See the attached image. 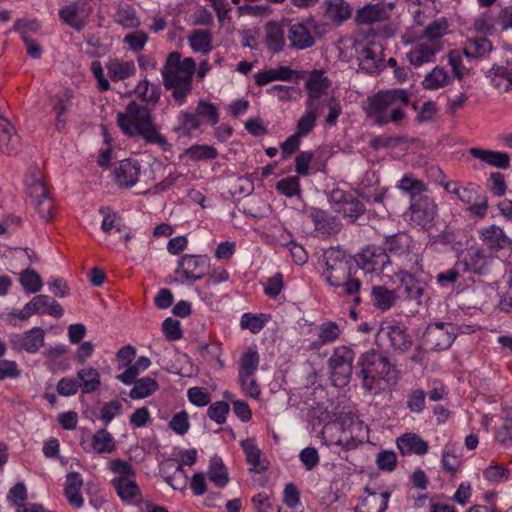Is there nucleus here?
I'll use <instances>...</instances> for the list:
<instances>
[{
  "label": "nucleus",
  "mask_w": 512,
  "mask_h": 512,
  "mask_svg": "<svg viewBox=\"0 0 512 512\" xmlns=\"http://www.w3.org/2000/svg\"><path fill=\"white\" fill-rule=\"evenodd\" d=\"M325 268L322 277L331 287L339 289V295L351 298L355 305L362 302V282L354 270V263L346 251L331 247L323 254Z\"/></svg>",
  "instance_id": "f257e3e1"
},
{
  "label": "nucleus",
  "mask_w": 512,
  "mask_h": 512,
  "mask_svg": "<svg viewBox=\"0 0 512 512\" xmlns=\"http://www.w3.org/2000/svg\"><path fill=\"white\" fill-rule=\"evenodd\" d=\"M116 120L121 131L129 137H142L165 151L171 146L153 123L150 110L135 101H131L124 112H118Z\"/></svg>",
  "instance_id": "f03ea898"
},
{
  "label": "nucleus",
  "mask_w": 512,
  "mask_h": 512,
  "mask_svg": "<svg viewBox=\"0 0 512 512\" xmlns=\"http://www.w3.org/2000/svg\"><path fill=\"white\" fill-rule=\"evenodd\" d=\"M195 70L196 63L192 57L181 59L179 52L168 54L161 75L165 89L171 91V96L178 105H183L192 92Z\"/></svg>",
  "instance_id": "7ed1b4c3"
},
{
  "label": "nucleus",
  "mask_w": 512,
  "mask_h": 512,
  "mask_svg": "<svg viewBox=\"0 0 512 512\" xmlns=\"http://www.w3.org/2000/svg\"><path fill=\"white\" fill-rule=\"evenodd\" d=\"M409 101V94L405 89L379 91L368 98L365 111L375 125L399 123L405 117L403 107L408 105Z\"/></svg>",
  "instance_id": "20e7f679"
},
{
  "label": "nucleus",
  "mask_w": 512,
  "mask_h": 512,
  "mask_svg": "<svg viewBox=\"0 0 512 512\" xmlns=\"http://www.w3.org/2000/svg\"><path fill=\"white\" fill-rule=\"evenodd\" d=\"M359 371L357 376L361 380L362 387L366 391L377 388L378 383L383 380L386 383H395L398 379V371L390 361L386 352L371 349L364 352L358 362Z\"/></svg>",
  "instance_id": "39448f33"
},
{
  "label": "nucleus",
  "mask_w": 512,
  "mask_h": 512,
  "mask_svg": "<svg viewBox=\"0 0 512 512\" xmlns=\"http://www.w3.org/2000/svg\"><path fill=\"white\" fill-rule=\"evenodd\" d=\"M497 264L496 257L481 246H471L458 254L457 265L477 276L489 277Z\"/></svg>",
  "instance_id": "423d86ee"
},
{
  "label": "nucleus",
  "mask_w": 512,
  "mask_h": 512,
  "mask_svg": "<svg viewBox=\"0 0 512 512\" xmlns=\"http://www.w3.org/2000/svg\"><path fill=\"white\" fill-rule=\"evenodd\" d=\"M354 359L355 352L352 348L346 345L334 348L327 362L330 379L334 386L345 387L348 385L353 371Z\"/></svg>",
  "instance_id": "0eeeda50"
},
{
  "label": "nucleus",
  "mask_w": 512,
  "mask_h": 512,
  "mask_svg": "<svg viewBox=\"0 0 512 512\" xmlns=\"http://www.w3.org/2000/svg\"><path fill=\"white\" fill-rule=\"evenodd\" d=\"M111 470L118 474L111 483L122 500L128 501L140 494V488L135 481V471L128 462L113 460Z\"/></svg>",
  "instance_id": "6e6552de"
},
{
  "label": "nucleus",
  "mask_w": 512,
  "mask_h": 512,
  "mask_svg": "<svg viewBox=\"0 0 512 512\" xmlns=\"http://www.w3.org/2000/svg\"><path fill=\"white\" fill-rule=\"evenodd\" d=\"M28 196L40 218L49 221L55 214L53 199L48 195L47 188L40 174L26 179Z\"/></svg>",
  "instance_id": "1a4fd4ad"
},
{
  "label": "nucleus",
  "mask_w": 512,
  "mask_h": 512,
  "mask_svg": "<svg viewBox=\"0 0 512 512\" xmlns=\"http://www.w3.org/2000/svg\"><path fill=\"white\" fill-rule=\"evenodd\" d=\"M456 337V328L451 323L435 322L427 326L423 334V343L430 349L442 351L448 349Z\"/></svg>",
  "instance_id": "9d476101"
},
{
  "label": "nucleus",
  "mask_w": 512,
  "mask_h": 512,
  "mask_svg": "<svg viewBox=\"0 0 512 512\" xmlns=\"http://www.w3.org/2000/svg\"><path fill=\"white\" fill-rule=\"evenodd\" d=\"M329 202L335 212L341 213L350 222H355L366 211L364 204L353 194L342 189H333Z\"/></svg>",
  "instance_id": "9b49d317"
},
{
  "label": "nucleus",
  "mask_w": 512,
  "mask_h": 512,
  "mask_svg": "<svg viewBox=\"0 0 512 512\" xmlns=\"http://www.w3.org/2000/svg\"><path fill=\"white\" fill-rule=\"evenodd\" d=\"M359 69L367 74L378 73L383 67V48L382 45L370 41L366 44H359L356 47Z\"/></svg>",
  "instance_id": "f8f14e48"
},
{
  "label": "nucleus",
  "mask_w": 512,
  "mask_h": 512,
  "mask_svg": "<svg viewBox=\"0 0 512 512\" xmlns=\"http://www.w3.org/2000/svg\"><path fill=\"white\" fill-rule=\"evenodd\" d=\"M400 282V293L405 301L416 306L423 304L427 283L420 279H417L412 273L407 271H401L398 274Z\"/></svg>",
  "instance_id": "ddd939ff"
},
{
  "label": "nucleus",
  "mask_w": 512,
  "mask_h": 512,
  "mask_svg": "<svg viewBox=\"0 0 512 512\" xmlns=\"http://www.w3.org/2000/svg\"><path fill=\"white\" fill-rule=\"evenodd\" d=\"M45 331L40 327H34L24 333H13L9 336L12 350L25 351L34 354L44 345Z\"/></svg>",
  "instance_id": "4468645a"
},
{
  "label": "nucleus",
  "mask_w": 512,
  "mask_h": 512,
  "mask_svg": "<svg viewBox=\"0 0 512 512\" xmlns=\"http://www.w3.org/2000/svg\"><path fill=\"white\" fill-rule=\"evenodd\" d=\"M355 262L357 267L365 273H371L382 271L390 261L386 249L371 245L357 254Z\"/></svg>",
  "instance_id": "2eb2a0df"
},
{
  "label": "nucleus",
  "mask_w": 512,
  "mask_h": 512,
  "mask_svg": "<svg viewBox=\"0 0 512 512\" xmlns=\"http://www.w3.org/2000/svg\"><path fill=\"white\" fill-rule=\"evenodd\" d=\"M444 46L437 42H431L420 38L407 52L406 57L415 67L434 62L436 54L443 50Z\"/></svg>",
  "instance_id": "dca6fc26"
},
{
  "label": "nucleus",
  "mask_w": 512,
  "mask_h": 512,
  "mask_svg": "<svg viewBox=\"0 0 512 512\" xmlns=\"http://www.w3.org/2000/svg\"><path fill=\"white\" fill-rule=\"evenodd\" d=\"M209 267L207 256L185 254L178 263L177 272L186 280L196 281L203 278Z\"/></svg>",
  "instance_id": "f3484780"
},
{
  "label": "nucleus",
  "mask_w": 512,
  "mask_h": 512,
  "mask_svg": "<svg viewBox=\"0 0 512 512\" xmlns=\"http://www.w3.org/2000/svg\"><path fill=\"white\" fill-rule=\"evenodd\" d=\"M411 220L422 228H430L437 213L434 201L427 197H419L410 205Z\"/></svg>",
  "instance_id": "a211bd4d"
},
{
  "label": "nucleus",
  "mask_w": 512,
  "mask_h": 512,
  "mask_svg": "<svg viewBox=\"0 0 512 512\" xmlns=\"http://www.w3.org/2000/svg\"><path fill=\"white\" fill-rule=\"evenodd\" d=\"M478 236L483 245L490 251L498 252L512 246V239L505 233L503 228L494 224L480 228Z\"/></svg>",
  "instance_id": "6ab92c4d"
},
{
  "label": "nucleus",
  "mask_w": 512,
  "mask_h": 512,
  "mask_svg": "<svg viewBox=\"0 0 512 512\" xmlns=\"http://www.w3.org/2000/svg\"><path fill=\"white\" fill-rule=\"evenodd\" d=\"M140 170L137 160L124 159L114 169V180L120 187L131 188L137 183Z\"/></svg>",
  "instance_id": "aec40b11"
},
{
  "label": "nucleus",
  "mask_w": 512,
  "mask_h": 512,
  "mask_svg": "<svg viewBox=\"0 0 512 512\" xmlns=\"http://www.w3.org/2000/svg\"><path fill=\"white\" fill-rule=\"evenodd\" d=\"M90 8L85 9V4L71 3L59 10L60 19L71 28L81 31L87 24Z\"/></svg>",
  "instance_id": "412c9836"
},
{
  "label": "nucleus",
  "mask_w": 512,
  "mask_h": 512,
  "mask_svg": "<svg viewBox=\"0 0 512 512\" xmlns=\"http://www.w3.org/2000/svg\"><path fill=\"white\" fill-rule=\"evenodd\" d=\"M381 333L389 339L394 350L405 352L412 347V339L401 324L387 323L381 327Z\"/></svg>",
  "instance_id": "4be33fe9"
},
{
  "label": "nucleus",
  "mask_w": 512,
  "mask_h": 512,
  "mask_svg": "<svg viewBox=\"0 0 512 512\" xmlns=\"http://www.w3.org/2000/svg\"><path fill=\"white\" fill-rule=\"evenodd\" d=\"M329 85L330 82L327 77L323 76L322 71H312L305 85L308 94L306 102L312 101L315 106L323 108L325 101H321L320 97L327 91Z\"/></svg>",
  "instance_id": "5701e85b"
},
{
  "label": "nucleus",
  "mask_w": 512,
  "mask_h": 512,
  "mask_svg": "<svg viewBox=\"0 0 512 512\" xmlns=\"http://www.w3.org/2000/svg\"><path fill=\"white\" fill-rule=\"evenodd\" d=\"M287 38L290 47L304 50L310 48L315 43V38L311 30L303 23H294L288 26Z\"/></svg>",
  "instance_id": "b1692460"
},
{
  "label": "nucleus",
  "mask_w": 512,
  "mask_h": 512,
  "mask_svg": "<svg viewBox=\"0 0 512 512\" xmlns=\"http://www.w3.org/2000/svg\"><path fill=\"white\" fill-rule=\"evenodd\" d=\"M311 218L315 230L324 236L337 234L341 229L338 219L324 210L313 209L311 211Z\"/></svg>",
  "instance_id": "393cba45"
},
{
  "label": "nucleus",
  "mask_w": 512,
  "mask_h": 512,
  "mask_svg": "<svg viewBox=\"0 0 512 512\" xmlns=\"http://www.w3.org/2000/svg\"><path fill=\"white\" fill-rule=\"evenodd\" d=\"M297 76V71L288 66H278L259 71L254 74V82L258 86H264L273 81H290Z\"/></svg>",
  "instance_id": "a878e982"
},
{
  "label": "nucleus",
  "mask_w": 512,
  "mask_h": 512,
  "mask_svg": "<svg viewBox=\"0 0 512 512\" xmlns=\"http://www.w3.org/2000/svg\"><path fill=\"white\" fill-rule=\"evenodd\" d=\"M471 156L482 162L499 169H507L510 166V157L506 152L494 151L483 148H471Z\"/></svg>",
  "instance_id": "bb28decb"
},
{
  "label": "nucleus",
  "mask_w": 512,
  "mask_h": 512,
  "mask_svg": "<svg viewBox=\"0 0 512 512\" xmlns=\"http://www.w3.org/2000/svg\"><path fill=\"white\" fill-rule=\"evenodd\" d=\"M396 443L402 455H424L429 449L428 443L415 433L403 434Z\"/></svg>",
  "instance_id": "cd10ccee"
},
{
  "label": "nucleus",
  "mask_w": 512,
  "mask_h": 512,
  "mask_svg": "<svg viewBox=\"0 0 512 512\" xmlns=\"http://www.w3.org/2000/svg\"><path fill=\"white\" fill-rule=\"evenodd\" d=\"M72 95L68 92L51 97L52 110L55 113V128L62 131L67 124V114L71 106Z\"/></svg>",
  "instance_id": "c85d7f7f"
},
{
  "label": "nucleus",
  "mask_w": 512,
  "mask_h": 512,
  "mask_svg": "<svg viewBox=\"0 0 512 512\" xmlns=\"http://www.w3.org/2000/svg\"><path fill=\"white\" fill-rule=\"evenodd\" d=\"M241 447L246 456V462L251 465L250 471L253 473H261L264 472L268 463L265 459H262V452L257 447L255 440L252 438H247L241 441Z\"/></svg>",
  "instance_id": "c756f323"
},
{
  "label": "nucleus",
  "mask_w": 512,
  "mask_h": 512,
  "mask_svg": "<svg viewBox=\"0 0 512 512\" xmlns=\"http://www.w3.org/2000/svg\"><path fill=\"white\" fill-rule=\"evenodd\" d=\"M20 147V139L14 133V127L6 119L0 120V149L7 155L17 154Z\"/></svg>",
  "instance_id": "7c9ffc66"
},
{
  "label": "nucleus",
  "mask_w": 512,
  "mask_h": 512,
  "mask_svg": "<svg viewBox=\"0 0 512 512\" xmlns=\"http://www.w3.org/2000/svg\"><path fill=\"white\" fill-rule=\"evenodd\" d=\"M388 17L386 12V5L384 3L369 4L356 13V23L358 25H370L376 22H381Z\"/></svg>",
  "instance_id": "2f4dec72"
},
{
  "label": "nucleus",
  "mask_w": 512,
  "mask_h": 512,
  "mask_svg": "<svg viewBox=\"0 0 512 512\" xmlns=\"http://www.w3.org/2000/svg\"><path fill=\"white\" fill-rule=\"evenodd\" d=\"M114 22L126 29H137L141 25L136 9L128 3H120L113 15Z\"/></svg>",
  "instance_id": "473e14b6"
},
{
  "label": "nucleus",
  "mask_w": 512,
  "mask_h": 512,
  "mask_svg": "<svg viewBox=\"0 0 512 512\" xmlns=\"http://www.w3.org/2000/svg\"><path fill=\"white\" fill-rule=\"evenodd\" d=\"M83 485V479L78 472H70L66 476L65 496L70 505L80 508L84 504L83 497L80 493Z\"/></svg>",
  "instance_id": "72a5a7b5"
},
{
  "label": "nucleus",
  "mask_w": 512,
  "mask_h": 512,
  "mask_svg": "<svg viewBox=\"0 0 512 512\" xmlns=\"http://www.w3.org/2000/svg\"><path fill=\"white\" fill-rule=\"evenodd\" d=\"M322 107L315 106L311 102H306L305 113L299 118L296 126V133L301 136H307L315 127L318 115L322 111Z\"/></svg>",
  "instance_id": "f704fd0d"
},
{
  "label": "nucleus",
  "mask_w": 512,
  "mask_h": 512,
  "mask_svg": "<svg viewBox=\"0 0 512 512\" xmlns=\"http://www.w3.org/2000/svg\"><path fill=\"white\" fill-rule=\"evenodd\" d=\"M108 76L113 82L123 81L135 75L136 67L132 61L110 60L106 64Z\"/></svg>",
  "instance_id": "c9c22d12"
},
{
  "label": "nucleus",
  "mask_w": 512,
  "mask_h": 512,
  "mask_svg": "<svg viewBox=\"0 0 512 512\" xmlns=\"http://www.w3.org/2000/svg\"><path fill=\"white\" fill-rule=\"evenodd\" d=\"M352 9L345 0H327L326 17L339 25L351 17Z\"/></svg>",
  "instance_id": "e433bc0d"
},
{
  "label": "nucleus",
  "mask_w": 512,
  "mask_h": 512,
  "mask_svg": "<svg viewBox=\"0 0 512 512\" xmlns=\"http://www.w3.org/2000/svg\"><path fill=\"white\" fill-rule=\"evenodd\" d=\"M265 44L269 50L278 53L285 46V31L282 25L276 22H269L265 26Z\"/></svg>",
  "instance_id": "4c0bfd02"
},
{
  "label": "nucleus",
  "mask_w": 512,
  "mask_h": 512,
  "mask_svg": "<svg viewBox=\"0 0 512 512\" xmlns=\"http://www.w3.org/2000/svg\"><path fill=\"white\" fill-rule=\"evenodd\" d=\"M207 475L208 479L218 488H224L229 482L228 470L218 456H213L210 459Z\"/></svg>",
  "instance_id": "58836bf2"
},
{
  "label": "nucleus",
  "mask_w": 512,
  "mask_h": 512,
  "mask_svg": "<svg viewBox=\"0 0 512 512\" xmlns=\"http://www.w3.org/2000/svg\"><path fill=\"white\" fill-rule=\"evenodd\" d=\"M373 304L381 311L389 310L396 302L397 295L394 290H389L385 286H373L371 290Z\"/></svg>",
  "instance_id": "ea45409f"
},
{
  "label": "nucleus",
  "mask_w": 512,
  "mask_h": 512,
  "mask_svg": "<svg viewBox=\"0 0 512 512\" xmlns=\"http://www.w3.org/2000/svg\"><path fill=\"white\" fill-rule=\"evenodd\" d=\"M77 379L83 393H93L98 390L101 384L100 374L93 367L78 370Z\"/></svg>",
  "instance_id": "a19ab883"
},
{
  "label": "nucleus",
  "mask_w": 512,
  "mask_h": 512,
  "mask_svg": "<svg viewBox=\"0 0 512 512\" xmlns=\"http://www.w3.org/2000/svg\"><path fill=\"white\" fill-rule=\"evenodd\" d=\"M200 126L201 120L195 113L181 111L177 116V124L174 127V131L182 136H190Z\"/></svg>",
  "instance_id": "79ce46f5"
},
{
  "label": "nucleus",
  "mask_w": 512,
  "mask_h": 512,
  "mask_svg": "<svg viewBox=\"0 0 512 512\" xmlns=\"http://www.w3.org/2000/svg\"><path fill=\"white\" fill-rule=\"evenodd\" d=\"M188 42L193 51L202 54L209 53L213 48L212 35L208 30H193L188 36Z\"/></svg>",
  "instance_id": "37998d69"
},
{
  "label": "nucleus",
  "mask_w": 512,
  "mask_h": 512,
  "mask_svg": "<svg viewBox=\"0 0 512 512\" xmlns=\"http://www.w3.org/2000/svg\"><path fill=\"white\" fill-rule=\"evenodd\" d=\"M449 25L446 18L437 19L429 23L423 30L422 39L437 42L444 46L442 38L448 33Z\"/></svg>",
  "instance_id": "c03bdc74"
},
{
  "label": "nucleus",
  "mask_w": 512,
  "mask_h": 512,
  "mask_svg": "<svg viewBox=\"0 0 512 512\" xmlns=\"http://www.w3.org/2000/svg\"><path fill=\"white\" fill-rule=\"evenodd\" d=\"M133 388L130 390L129 396L132 399H143L159 389L158 382L151 377H142L135 380Z\"/></svg>",
  "instance_id": "a18cd8bd"
},
{
  "label": "nucleus",
  "mask_w": 512,
  "mask_h": 512,
  "mask_svg": "<svg viewBox=\"0 0 512 512\" xmlns=\"http://www.w3.org/2000/svg\"><path fill=\"white\" fill-rule=\"evenodd\" d=\"M492 50V44L486 37L469 39L463 48V54L467 58L483 57Z\"/></svg>",
  "instance_id": "49530a36"
},
{
  "label": "nucleus",
  "mask_w": 512,
  "mask_h": 512,
  "mask_svg": "<svg viewBox=\"0 0 512 512\" xmlns=\"http://www.w3.org/2000/svg\"><path fill=\"white\" fill-rule=\"evenodd\" d=\"M151 365V361L146 356H140L134 364H130L123 373L118 374L116 379L125 385H131L141 371L146 370Z\"/></svg>",
  "instance_id": "de8ad7c7"
},
{
  "label": "nucleus",
  "mask_w": 512,
  "mask_h": 512,
  "mask_svg": "<svg viewBox=\"0 0 512 512\" xmlns=\"http://www.w3.org/2000/svg\"><path fill=\"white\" fill-rule=\"evenodd\" d=\"M92 448L99 454L113 452L115 441L111 433L105 428L98 430L92 438Z\"/></svg>",
  "instance_id": "09e8293b"
},
{
  "label": "nucleus",
  "mask_w": 512,
  "mask_h": 512,
  "mask_svg": "<svg viewBox=\"0 0 512 512\" xmlns=\"http://www.w3.org/2000/svg\"><path fill=\"white\" fill-rule=\"evenodd\" d=\"M34 300L38 308V314H48L56 318L63 316L64 310L62 306L48 295L34 296Z\"/></svg>",
  "instance_id": "8fccbe9b"
},
{
  "label": "nucleus",
  "mask_w": 512,
  "mask_h": 512,
  "mask_svg": "<svg viewBox=\"0 0 512 512\" xmlns=\"http://www.w3.org/2000/svg\"><path fill=\"white\" fill-rule=\"evenodd\" d=\"M450 77L444 68L436 66L430 73H428L422 81L425 89L436 90L446 86L449 83Z\"/></svg>",
  "instance_id": "3c124183"
},
{
  "label": "nucleus",
  "mask_w": 512,
  "mask_h": 512,
  "mask_svg": "<svg viewBox=\"0 0 512 512\" xmlns=\"http://www.w3.org/2000/svg\"><path fill=\"white\" fill-rule=\"evenodd\" d=\"M185 155L192 161L212 160L218 156L217 150L207 144H195L185 150Z\"/></svg>",
  "instance_id": "603ef678"
},
{
  "label": "nucleus",
  "mask_w": 512,
  "mask_h": 512,
  "mask_svg": "<svg viewBox=\"0 0 512 512\" xmlns=\"http://www.w3.org/2000/svg\"><path fill=\"white\" fill-rule=\"evenodd\" d=\"M19 281L23 289L31 294L39 292L43 285L40 275L30 268H27L20 273Z\"/></svg>",
  "instance_id": "864d4df0"
},
{
  "label": "nucleus",
  "mask_w": 512,
  "mask_h": 512,
  "mask_svg": "<svg viewBox=\"0 0 512 512\" xmlns=\"http://www.w3.org/2000/svg\"><path fill=\"white\" fill-rule=\"evenodd\" d=\"M195 114L200 120H206L211 126H215L219 122L218 108L206 100H200L197 103Z\"/></svg>",
  "instance_id": "5fc2aeb1"
},
{
  "label": "nucleus",
  "mask_w": 512,
  "mask_h": 512,
  "mask_svg": "<svg viewBox=\"0 0 512 512\" xmlns=\"http://www.w3.org/2000/svg\"><path fill=\"white\" fill-rule=\"evenodd\" d=\"M487 77L491 78V82L496 88H500L501 84L497 81V78L506 81L504 91L508 92L512 90V73L505 66L493 65L487 72Z\"/></svg>",
  "instance_id": "6e6d98bb"
},
{
  "label": "nucleus",
  "mask_w": 512,
  "mask_h": 512,
  "mask_svg": "<svg viewBox=\"0 0 512 512\" xmlns=\"http://www.w3.org/2000/svg\"><path fill=\"white\" fill-rule=\"evenodd\" d=\"M135 95L142 101L155 104L160 98V90L144 79L134 89Z\"/></svg>",
  "instance_id": "4d7b16f0"
},
{
  "label": "nucleus",
  "mask_w": 512,
  "mask_h": 512,
  "mask_svg": "<svg viewBox=\"0 0 512 512\" xmlns=\"http://www.w3.org/2000/svg\"><path fill=\"white\" fill-rule=\"evenodd\" d=\"M397 187L409 194L412 199H415L417 196H420L422 192L426 191V185L423 181L408 175L402 177Z\"/></svg>",
  "instance_id": "13d9d810"
},
{
  "label": "nucleus",
  "mask_w": 512,
  "mask_h": 512,
  "mask_svg": "<svg viewBox=\"0 0 512 512\" xmlns=\"http://www.w3.org/2000/svg\"><path fill=\"white\" fill-rule=\"evenodd\" d=\"M259 364V354L255 348H249L242 356L239 374L253 376Z\"/></svg>",
  "instance_id": "bf43d9fd"
},
{
  "label": "nucleus",
  "mask_w": 512,
  "mask_h": 512,
  "mask_svg": "<svg viewBox=\"0 0 512 512\" xmlns=\"http://www.w3.org/2000/svg\"><path fill=\"white\" fill-rule=\"evenodd\" d=\"M276 189L286 197H294L300 194V181L297 176H288L279 180Z\"/></svg>",
  "instance_id": "052dcab7"
},
{
  "label": "nucleus",
  "mask_w": 512,
  "mask_h": 512,
  "mask_svg": "<svg viewBox=\"0 0 512 512\" xmlns=\"http://www.w3.org/2000/svg\"><path fill=\"white\" fill-rule=\"evenodd\" d=\"M340 334L339 325L333 321L324 322L318 327V337L325 344L335 342L340 337Z\"/></svg>",
  "instance_id": "680f3d73"
},
{
  "label": "nucleus",
  "mask_w": 512,
  "mask_h": 512,
  "mask_svg": "<svg viewBox=\"0 0 512 512\" xmlns=\"http://www.w3.org/2000/svg\"><path fill=\"white\" fill-rule=\"evenodd\" d=\"M427 393L422 389H412L407 395L406 407L410 412L420 414L425 408Z\"/></svg>",
  "instance_id": "e2e57ef3"
},
{
  "label": "nucleus",
  "mask_w": 512,
  "mask_h": 512,
  "mask_svg": "<svg viewBox=\"0 0 512 512\" xmlns=\"http://www.w3.org/2000/svg\"><path fill=\"white\" fill-rule=\"evenodd\" d=\"M495 437L502 446H512V412H508L503 418V423L497 429Z\"/></svg>",
  "instance_id": "0e129e2a"
},
{
  "label": "nucleus",
  "mask_w": 512,
  "mask_h": 512,
  "mask_svg": "<svg viewBox=\"0 0 512 512\" xmlns=\"http://www.w3.org/2000/svg\"><path fill=\"white\" fill-rule=\"evenodd\" d=\"M266 317L264 314L254 315L245 313L241 317L240 326L242 329H248L252 333H259L265 326Z\"/></svg>",
  "instance_id": "69168bd1"
},
{
  "label": "nucleus",
  "mask_w": 512,
  "mask_h": 512,
  "mask_svg": "<svg viewBox=\"0 0 512 512\" xmlns=\"http://www.w3.org/2000/svg\"><path fill=\"white\" fill-rule=\"evenodd\" d=\"M408 248V236L404 233H397L386 236V251L402 254Z\"/></svg>",
  "instance_id": "338daca9"
},
{
  "label": "nucleus",
  "mask_w": 512,
  "mask_h": 512,
  "mask_svg": "<svg viewBox=\"0 0 512 512\" xmlns=\"http://www.w3.org/2000/svg\"><path fill=\"white\" fill-rule=\"evenodd\" d=\"M148 41V35L143 31H135L124 36L123 42L134 52L143 50Z\"/></svg>",
  "instance_id": "774afa93"
}]
</instances>
